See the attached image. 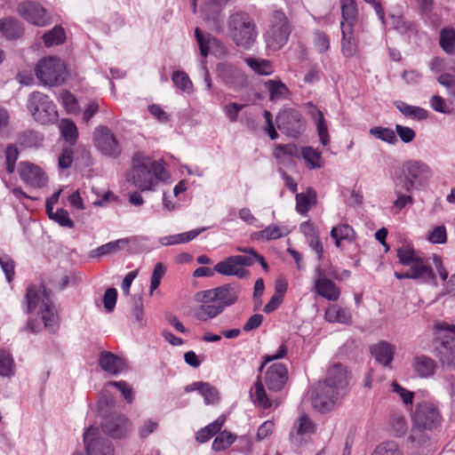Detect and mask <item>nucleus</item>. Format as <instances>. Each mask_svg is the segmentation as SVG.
Wrapping results in <instances>:
<instances>
[{
  "instance_id": "f257e3e1",
  "label": "nucleus",
  "mask_w": 455,
  "mask_h": 455,
  "mask_svg": "<svg viewBox=\"0 0 455 455\" xmlns=\"http://www.w3.org/2000/svg\"><path fill=\"white\" fill-rule=\"evenodd\" d=\"M432 177L433 171L427 164L419 160L405 162L401 173L394 180V193L396 196L393 204L394 210L399 212L406 206L412 205L414 198L411 194L425 190Z\"/></svg>"
},
{
  "instance_id": "f03ea898",
  "label": "nucleus",
  "mask_w": 455,
  "mask_h": 455,
  "mask_svg": "<svg viewBox=\"0 0 455 455\" xmlns=\"http://www.w3.org/2000/svg\"><path fill=\"white\" fill-rule=\"evenodd\" d=\"M347 371L340 364H334L328 371L325 379L320 382L312 397L314 408L321 412L331 411L339 397L347 392Z\"/></svg>"
},
{
  "instance_id": "7ed1b4c3",
  "label": "nucleus",
  "mask_w": 455,
  "mask_h": 455,
  "mask_svg": "<svg viewBox=\"0 0 455 455\" xmlns=\"http://www.w3.org/2000/svg\"><path fill=\"white\" fill-rule=\"evenodd\" d=\"M132 178L135 187L140 191H152L160 180L169 178L164 161H151L140 153L133 156Z\"/></svg>"
},
{
  "instance_id": "20e7f679",
  "label": "nucleus",
  "mask_w": 455,
  "mask_h": 455,
  "mask_svg": "<svg viewBox=\"0 0 455 455\" xmlns=\"http://www.w3.org/2000/svg\"><path fill=\"white\" fill-rule=\"evenodd\" d=\"M396 256L399 263L409 268L405 272H395L397 279L419 280L422 283H428L435 279V275L419 253L410 245H403L396 250Z\"/></svg>"
},
{
  "instance_id": "39448f33",
  "label": "nucleus",
  "mask_w": 455,
  "mask_h": 455,
  "mask_svg": "<svg viewBox=\"0 0 455 455\" xmlns=\"http://www.w3.org/2000/svg\"><path fill=\"white\" fill-rule=\"evenodd\" d=\"M228 35L237 47L250 50L258 36L256 23L249 13L237 11L228 17Z\"/></svg>"
},
{
  "instance_id": "423d86ee",
  "label": "nucleus",
  "mask_w": 455,
  "mask_h": 455,
  "mask_svg": "<svg viewBox=\"0 0 455 455\" xmlns=\"http://www.w3.org/2000/svg\"><path fill=\"white\" fill-rule=\"evenodd\" d=\"M25 299L27 312L29 313L38 307L44 326L50 331H55L59 316L52 299V292L48 291L44 286H30Z\"/></svg>"
},
{
  "instance_id": "0eeeda50",
  "label": "nucleus",
  "mask_w": 455,
  "mask_h": 455,
  "mask_svg": "<svg viewBox=\"0 0 455 455\" xmlns=\"http://www.w3.org/2000/svg\"><path fill=\"white\" fill-rule=\"evenodd\" d=\"M291 31L290 22L284 12H273L264 35L267 47L272 51L280 50L287 44Z\"/></svg>"
},
{
  "instance_id": "6e6552de",
  "label": "nucleus",
  "mask_w": 455,
  "mask_h": 455,
  "mask_svg": "<svg viewBox=\"0 0 455 455\" xmlns=\"http://www.w3.org/2000/svg\"><path fill=\"white\" fill-rule=\"evenodd\" d=\"M27 107L33 118L42 124H49L58 118L55 104L48 95L43 92H34L30 93Z\"/></svg>"
},
{
  "instance_id": "1a4fd4ad",
  "label": "nucleus",
  "mask_w": 455,
  "mask_h": 455,
  "mask_svg": "<svg viewBox=\"0 0 455 455\" xmlns=\"http://www.w3.org/2000/svg\"><path fill=\"white\" fill-rule=\"evenodd\" d=\"M36 75L43 84L58 86L64 83L67 69L60 59L49 56L38 62L36 68Z\"/></svg>"
},
{
  "instance_id": "9d476101",
  "label": "nucleus",
  "mask_w": 455,
  "mask_h": 455,
  "mask_svg": "<svg viewBox=\"0 0 455 455\" xmlns=\"http://www.w3.org/2000/svg\"><path fill=\"white\" fill-rule=\"evenodd\" d=\"M277 128L288 137L296 138L305 130V120L299 111L284 108L276 116Z\"/></svg>"
},
{
  "instance_id": "9b49d317",
  "label": "nucleus",
  "mask_w": 455,
  "mask_h": 455,
  "mask_svg": "<svg viewBox=\"0 0 455 455\" xmlns=\"http://www.w3.org/2000/svg\"><path fill=\"white\" fill-rule=\"evenodd\" d=\"M439 338H447L437 348L440 361L443 364L455 363V324L440 323L435 325Z\"/></svg>"
},
{
  "instance_id": "f8f14e48",
  "label": "nucleus",
  "mask_w": 455,
  "mask_h": 455,
  "mask_svg": "<svg viewBox=\"0 0 455 455\" xmlns=\"http://www.w3.org/2000/svg\"><path fill=\"white\" fill-rule=\"evenodd\" d=\"M94 144L97 149L104 156L116 158L120 156L122 149L110 129L104 125L95 128L93 132Z\"/></svg>"
},
{
  "instance_id": "ddd939ff",
  "label": "nucleus",
  "mask_w": 455,
  "mask_h": 455,
  "mask_svg": "<svg viewBox=\"0 0 455 455\" xmlns=\"http://www.w3.org/2000/svg\"><path fill=\"white\" fill-rule=\"evenodd\" d=\"M413 425L419 430L435 428L441 422V415L435 405L423 402L419 403L412 415Z\"/></svg>"
},
{
  "instance_id": "4468645a",
  "label": "nucleus",
  "mask_w": 455,
  "mask_h": 455,
  "mask_svg": "<svg viewBox=\"0 0 455 455\" xmlns=\"http://www.w3.org/2000/svg\"><path fill=\"white\" fill-rule=\"evenodd\" d=\"M86 455H114L111 442L101 436L97 427H90L84 433Z\"/></svg>"
},
{
  "instance_id": "2eb2a0df",
  "label": "nucleus",
  "mask_w": 455,
  "mask_h": 455,
  "mask_svg": "<svg viewBox=\"0 0 455 455\" xmlns=\"http://www.w3.org/2000/svg\"><path fill=\"white\" fill-rule=\"evenodd\" d=\"M18 12L24 20L37 27H45L51 22L46 10L36 2L26 1L21 3L18 6Z\"/></svg>"
},
{
  "instance_id": "dca6fc26",
  "label": "nucleus",
  "mask_w": 455,
  "mask_h": 455,
  "mask_svg": "<svg viewBox=\"0 0 455 455\" xmlns=\"http://www.w3.org/2000/svg\"><path fill=\"white\" fill-rule=\"evenodd\" d=\"M240 289L238 285L224 284L215 289L204 291V297L208 300H214L223 310L237 300V294Z\"/></svg>"
},
{
  "instance_id": "f3484780",
  "label": "nucleus",
  "mask_w": 455,
  "mask_h": 455,
  "mask_svg": "<svg viewBox=\"0 0 455 455\" xmlns=\"http://www.w3.org/2000/svg\"><path fill=\"white\" fill-rule=\"evenodd\" d=\"M19 174L23 182L33 188H44L48 182L46 173L39 166L31 163L21 162L20 164Z\"/></svg>"
},
{
  "instance_id": "a211bd4d",
  "label": "nucleus",
  "mask_w": 455,
  "mask_h": 455,
  "mask_svg": "<svg viewBox=\"0 0 455 455\" xmlns=\"http://www.w3.org/2000/svg\"><path fill=\"white\" fill-rule=\"evenodd\" d=\"M102 430L114 438L126 436L132 430L131 421L122 414H112L104 419Z\"/></svg>"
},
{
  "instance_id": "6ab92c4d",
  "label": "nucleus",
  "mask_w": 455,
  "mask_h": 455,
  "mask_svg": "<svg viewBox=\"0 0 455 455\" xmlns=\"http://www.w3.org/2000/svg\"><path fill=\"white\" fill-rule=\"evenodd\" d=\"M288 379V371L284 364L273 363L266 371L264 381L268 390L277 392L283 389Z\"/></svg>"
},
{
  "instance_id": "aec40b11",
  "label": "nucleus",
  "mask_w": 455,
  "mask_h": 455,
  "mask_svg": "<svg viewBox=\"0 0 455 455\" xmlns=\"http://www.w3.org/2000/svg\"><path fill=\"white\" fill-rule=\"evenodd\" d=\"M196 299L201 305L195 309V317L201 322H207L217 317L224 310L214 300H208L204 297V291L196 294Z\"/></svg>"
},
{
  "instance_id": "412c9836",
  "label": "nucleus",
  "mask_w": 455,
  "mask_h": 455,
  "mask_svg": "<svg viewBox=\"0 0 455 455\" xmlns=\"http://www.w3.org/2000/svg\"><path fill=\"white\" fill-rule=\"evenodd\" d=\"M295 433H291L292 442L301 445L307 441V438L315 432V423L306 413H301L294 425Z\"/></svg>"
},
{
  "instance_id": "4be33fe9",
  "label": "nucleus",
  "mask_w": 455,
  "mask_h": 455,
  "mask_svg": "<svg viewBox=\"0 0 455 455\" xmlns=\"http://www.w3.org/2000/svg\"><path fill=\"white\" fill-rule=\"evenodd\" d=\"M308 108V114L314 120L316 126L317 135L319 141L323 147H327L330 144L331 137L328 132L327 122L324 118L323 113L316 108L313 102L309 101L307 103Z\"/></svg>"
},
{
  "instance_id": "5701e85b",
  "label": "nucleus",
  "mask_w": 455,
  "mask_h": 455,
  "mask_svg": "<svg viewBox=\"0 0 455 455\" xmlns=\"http://www.w3.org/2000/svg\"><path fill=\"white\" fill-rule=\"evenodd\" d=\"M411 367L417 377L429 379L435 375L437 370V363L434 359L426 355H418L414 356Z\"/></svg>"
},
{
  "instance_id": "b1692460",
  "label": "nucleus",
  "mask_w": 455,
  "mask_h": 455,
  "mask_svg": "<svg viewBox=\"0 0 455 455\" xmlns=\"http://www.w3.org/2000/svg\"><path fill=\"white\" fill-rule=\"evenodd\" d=\"M98 363L101 370L111 375H118L125 368L124 360L108 351H101Z\"/></svg>"
},
{
  "instance_id": "393cba45",
  "label": "nucleus",
  "mask_w": 455,
  "mask_h": 455,
  "mask_svg": "<svg viewBox=\"0 0 455 455\" xmlns=\"http://www.w3.org/2000/svg\"><path fill=\"white\" fill-rule=\"evenodd\" d=\"M217 70L220 79L228 86L235 87L245 83L244 74L230 64H220Z\"/></svg>"
},
{
  "instance_id": "a878e982",
  "label": "nucleus",
  "mask_w": 455,
  "mask_h": 455,
  "mask_svg": "<svg viewBox=\"0 0 455 455\" xmlns=\"http://www.w3.org/2000/svg\"><path fill=\"white\" fill-rule=\"evenodd\" d=\"M213 270L223 275H235L239 278L248 276L249 272L244 267L238 265L235 256L226 258L224 260L218 262Z\"/></svg>"
},
{
  "instance_id": "bb28decb",
  "label": "nucleus",
  "mask_w": 455,
  "mask_h": 455,
  "mask_svg": "<svg viewBox=\"0 0 455 455\" xmlns=\"http://www.w3.org/2000/svg\"><path fill=\"white\" fill-rule=\"evenodd\" d=\"M229 0H209L204 6V20L213 23L214 29H220L222 21L220 19V11Z\"/></svg>"
},
{
  "instance_id": "cd10ccee",
  "label": "nucleus",
  "mask_w": 455,
  "mask_h": 455,
  "mask_svg": "<svg viewBox=\"0 0 455 455\" xmlns=\"http://www.w3.org/2000/svg\"><path fill=\"white\" fill-rule=\"evenodd\" d=\"M324 319L329 323L351 324L352 315L348 308L342 307L338 304L330 305L324 313Z\"/></svg>"
},
{
  "instance_id": "c85d7f7f",
  "label": "nucleus",
  "mask_w": 455,
  "mask_h": 455,
  "mask_svg": "<svg viewBox=\"0 0 455 455\" xmlns=\"http://www.w3.org/2000/svg\"><path fill=\"white\" fill-rule=\"evenodd\" d=\"M341 52L346 58H352L359 52L358 42L354 36L353 28L343 27L341 28Z\"/></svg>"
},
{
  "instance_id": "c756f323",
  "label": "nucleus",
  "mask_w": 455,
  "mask_h": 455,
  "mask_svg": "<svg viewBox=\"0 0 455 455\" xmlns=\"http://www.w3.org/2000/svg\"><path fill=\"white\" fill-rule=\"evenodd\" d=\"M371 351L379 363L388 366L394 358L395 347L387 341H381L371 347Z\"/></svg>"
},
{
  "instance_id": "7c9ffc66",
  "label": "nucleus",
  "mask_w": 455,
  "mask_h": 455,
  "mask_svg": "<svg viewBox=\"0 0 455 455\" xmlns=\"http://www.w3.org/2000/svg\"><path fill=\"white\" fill-rule=\"evenodd\" d=\"M394 105L406 118L416 121H423L428 118V111L421 107L409 105L403 100H396Z\"/></svg>"
},
{
  "instance_id": "2f4dec72",
  "label": "nucleus",
  "mask_w": 455,
  "mask_h": 455,
  "mask_svg": "<svg viewBox=\"0 0 455 455\" xmlns=\"http://www.w3.org/2000/svg\"><path fill=\"white\" fill-rule=\"evenodd\" d=\"M341 6L342 20L340 22V28L343 27H353L357 22V8L355 0H339Z\"/></svg>"
},
{
  "instance_id": "473e14b6",
  "label": "nucleus",
  "mask_w": 455,
  "mask_h": 455,
  "mask_svg": "<svg viewBox=\"0 0 455 455\" xmlns=\"http://www.w3.org/2000/svg\"><path fill=\"white\" fill-rule=\"evenodd\" d=\"M314 288L319 296L330 301H337L340 296L339 288L331 279L323 280L322 283L314 282Z\"/></svg>"
},
{
  "instance_id": "72a5a7b5",
  "label": "nucleus",
  "mask_w": 455,
  "mask_h": 455,
  "mask_svg": "<svg viewBox=\"0 0 455 455\" xmlns=\"http://www.w3.org/2000/svg\"><path fill=\"white\" fill-rule=\"evenodd\" d=\"M265 87L269 92V100L274 102L288 100L290 90L280 80H268L265 83Z\"/></svg>"
},
{
  "instance_id": "f704fd0d",
  "label": "nucleus",
  "mask_w": 455,
  "mask_h": 455,
  "mask_svg": "<svg viewBox=\"0 0 455 455\" xmlns=\"http://www.w3.org/2000/svg\"><path fill=\"white\" fill-rule=\"evenodd\" d=\"M316 204V193L309 188L304 193L296 195V211L301 214H307L310 208Z\"/></svg>"
},
{
  "instance_id": "c9c22d12",
  "label": "nucleus",
  "mask_w": 455,
  "mask_h": 455,
  "mask_svg": "<svg viewBox=\"0 0 455 455\" xmlns=\"http://www.w3.org/2000/svg\"><path fill=\"white\" fill-rule=\"evenodd\" d=\"M250 396L254 404L263 408L268 409L272 406V402L267 395L265 387L259 377L254 386L250 390Z\"/></svg>"
},
{
  "instance_id": "e433bc0d",
  "label": "nucleus",
  "mask_w": 455,
  "mask_h": 455,
  "mask_svg": "<svg viewBox=\"0 0 455 455\" xmlns=\"http://www.w3.org/2000/svg\"><path fill=\"white\" fill-rule=\"evenodd\" d=\"M353 228L346 223L333 227L330 235L334 240L336 247H339L342 241L353 242L355 240Z\"/></svg>"
},
{
  "instance_id": "4c0bfd02",
  "label": "nucleus",
  "mask_w": 455,
  "mask_h": 455,
  "mask_svg": "<svg viewBox=\"0 0 455 455\" xmlns=\"http://www.w3.org/2000/svg\"><path fill=\"white\" fill-rule=\"evenodd\" d=\"M225 420L226 418L224 416H220L213 422L198 430L196 435V441L201 443L209 441L214 435L220 431Z\"/></svg>"
},
{
  "instance_id": "58836bf2",
  "label": "nucleus",
  "mask_w": 455,
  "mask_h": 455,
  "mask_svg": "<svg viewBox=\"0 0 455 455\" xmlns=\"http://www.w3.org/2000/svg\"><path fill=\"white\" fill-rule=\"evenodd\" d=\"M244 61L258 75L269 76L275 72L274 66L268 60L248 57Z\"/></svg>"
},
{
  "instance_id": "ea45409f",
  "label": "nucleus",
  "mask_w": 455,
  "mask_h": 455,
  "mask_svg": "<svg viewBox=\"0 0 455 455\" xmlns=\"http://www.w3.org/2000/svg\"><path fill=\"white\" fill-rule=\"evenodd\" d=\"M439 44L447 54H455V28H442L439 33Z\"/></svg>"
},
{
  "instance_id": "a19ab883",
  "label": "nucleus",
  "mask_w": 455,
  "mask_h": 455,
  "mask_svg": "<svg viewBox=\"0 0 455 455\" xmlns=\"http://www.w3.org/2000/svg\"><path fill=\"white\" fill-rule=\"evenodd\" d=\"M0 30L8 39L19 38L23 34L21 26L12 18L2 20L0 21Z\"/></svg>"
},
{
  "instance_id": "79ce46f5",
  "label": "nucleus",
  "mask_w": 455,
  "mask_h": 455,
  "mask_svg": "<svg viewBox=\"0 0 455 455\" xmlns=\"http://www.w3.org/2000/svg\"><path fill=\"white\" fill-rule=\"evenodd\" d=\"M129 243L127 238L117 239L116 241H112L107 243L103 245L99 246L96 250L92 251L91 253L92 257H100L107 254H111L118 251L122 247L126 245Z\"/></svg>"
},
{
  "instance_id": "37998d69",
  "label": "nucleus",
  "mask_w": 455,
  "mask_h": 455,
  "mask_svg": "<svg viewBox=\"0 0 455 455\" xmlns=\"http://www.w3.org/2000/svg\"><path fill=\"white\" fill-rule=\"evenodd\" d=\"M218 433L212 445V450L215 451H221L228 449L236 440V435L228 430Z\"/></svg>"
},
{
  "instance_id": "c03bdc74",
  "label": "nucleus",
  "mask_w": 455,
  "mask_h": 455,
  "mask_svg": "<svg viewBox=\"0 0 455 455\" xmlns=\"http://www.w3.org/2000/svg\"><path fill=\"white\" fill-rule=\"evenodd\" d=\"M195 36L199 45L200 53L204 57H207L212 45L219 43V41L210 34H204L199 28H196Z\"/></svg>"
},
{
  "instance_id": "a18cd8bd",
  "label": "nucleus",
  "mask_w": 455,
  "mask_h": 455,
  "mask_svg": "<svg viewBox=\"0 0 455 455\" xmlns=\"http://www.w3.org/2000/svg\"><path fill=\"white\" fill-rule=\"evenodd\" d=\"M172 81L180 91L188 94H191L193 92L192 81L184 71H173L172 74Z\"/></svg>"
},
{
  "instance_id": "49530a36",
  "label": "nucleus",
  "mask_w": 455,
  "mask_h": 455,
  "mask_svg": "<svg viewBox=\"0 0 455 455\" xmlns=\"http://www.w3.org/2000/svg\"><path fill=\"white\" fill-rule=\"evenodd\" d=\"M60 131L61 137L71 145H74L78 137L77 127L75 123L69 119H62L60 123Z\"/></svg>"
},
{
  "instance_id": "de8ad7c7",
  "label": "nucleus",
  "mask_w": 455,
  "mask_h": 455,
  "mask_svg": "<svg viewBox=\"0 0 455 455\" xmlns=\"http://www.w3.org/2000/svg\"><path fill=\"white\" fill-rule=\"evenodd\" d=\"M302 156L309 169H319L323 166L321 152L311 147L302 148Z\"/></svg>"
},
{
  "instance_id": "09e8293b",
  "label": "nucleus",
  "mask_w": 455,
  "mask_h": 455,
  "mask_svg": "<svg viewBox=\"0 0 455 455\" xmlns=\"http://www.w3.org/2000/svg\"><path fill=\"white\" fill-rule=\"evenodd\" d=\"M369 133L376 139L391 145H395L397 142L395 132L388 127L375 126L369 130Z\"/></svg>"
},
{
  "instance_id": "8fccbe9b",
  "label": "nucleus",
  "mask_w": 455,
  "mask_h": 455,
  "mask_svg": "<svg viewBox=\"0 0 455 455\" xmlns=\"http://www.w3.org/2000/svg\"><path fill=\"white\" fill-rule=\"evenodd\" d=\"M43 39L47 47L61 44L66 39L65 31L61 27L56 26L51 31L44 34Z\"/></svg>"
},
{
  "instance_id": "3c124183",
  "label": "nucleus",
  "mask_w": 455,
  "mask_h": 455,
  "mask_svg": "<svg viewBox=\"0 0 455 455\" xmlns=\"http://www.w3.org/2000/svg\"><path fill=\"white\" fill-rule=\"evenodd\" d=\"M13 373V360L11 354L5 350H0V375L11 377Z\"/></svg>"
},
{
  "instance_id": "603ef678",
  "label": "nucleus",
  "mask_w": 455,
  "mask_h": 455,
  "mask_svg": "<svg viewBox=\"0 0 455 455\" xmlns=\"http://www.w3.org/2000/svg\"><path fill=\"white\" fill-rule=\"evenodd\" d=\"M371 455H403L398 445L394 442H384L379 444Z\"/></svg>"
},
{
  "instance_id": "864d4df0",
  "label": "nucleus",
  "mask_w": 455,
  "mask_h": 455,
  "mask_svg": "<svg viewBox=\"0 0 455 455\" xmlns=\"http://www.w3.org/2000/svg\"><path fill=\"white\" fill-rule=\"evenodd\" d=\"M199 393L204 397L206 404H214L219 401L218 390L208 382H204Z\"/></svg>"
},
{
  "instance_id": "5fc2aeb1",
  "label": "nucleus",
  "mask_w": 455,
  "mask_h": 455,
  "mask_svg": "<svg viewBox=\"0 0 455 455\" xmlns=\"http://www.w3.org/2000/svg\"><path fill=\"white\" fill-rule=\"evenodd\" d=\"M107 386L116 387L121 392L125 401L128 403H132L134 400L132 388L126 381H109Z\"/></svg>"
},
{
  "instance_id": "6e6d98bb",
  "label": "nucleus",
  "mask_w": 455,
  "mask_h": 455,
  "mask_svg": "<svg viewBox=\"0 0 455 455\" xmlns=\"http://www.w3.org/2000/svg\"><path fill=\"white\" fill-rule=\"evenodd\" d=\"M0 266L5 275L7 282L11 283L14 277V261L9 255L3 254L0 255Z\"/></svg>"
},
{
  "instance_id": "4d7b16f0",
  "label": "nucleus",
  "mask_w": 455,
  "mask_h": 455,
  "mask_svg": "<svg viewBox=\"0 0 455 455\" xmlns=\"http://www.w3.org/2000/svg\"><path fill=\"white\" fill-rule=\"evenodd\" d=\"M437 81L445 87L448 94L455 99V76L450 73H443L438 76Z\"/></svg>"
},
{
  "instance_id": "13d9d810",
  "label": "nucleus",
  "mask_w": 455,
  "mask_h": 455,
  "mask_svg": "<svg viewBox=\"0 0 455 455\" xmlns=\"http://www.w3.org/2000/svg\"><path fill=\"white\" fill-rule=\"evenodd\" d=\"M427 239L432 243L443 244L447 241V232L444 226L435 227L428 235Z\"/></svg>"
},
{
  "instance_id": "bf43d9fd",
  "label": "nucleus",
  "mask_w": 455,
  "mask_h": 455,
  "mask_svg": "<svg viewBox=\"0 0 455 455\" xmlns=\"http://www.w3.org/2000/svg\"><path fill=\"white\" fill-rule=\"evenodd\" d=\"M19 151L15 146L10 145L5 150L6 170L12 173L15 170V164L18 160Z\"/></svg>"
},
{
  "instance_id": "052dcab7",
  "label": "nucleus",
  "mask_w": 455,
  "mask_h": 455,
  "mask_svg": "<svg viewBox=\"0 0 455 455\" xmlns=\"http://www.w3.org/2000/svg\"><path fill=\"white\" fill-rule=\"evenodd\" d=\"M53 220L64 228H73L75 227L74 221L69 218L68 212L63 208L55 212Z\"/></svg>"
},
{
  "instance_id": "680f3d73",
  "label": "nucleus",
  "mask_w": 455,
  "mask_h": 455,
  "mask_svg": "<svg viewBox=\"0 0 455 455\" xmlns=\"http://www.w3.org/2000/svg\"><path fill=\"white\" fill-rule=\"evenodd\" d=\"M314 44L320 53L325 52L330 48L329 36L321 31H316L314 34Z\"/></svg>"
},
{
  "instance_id": "e2e57ef3",
  "label": "nucleus",
  "mask_w": 455,
  "mask_h": 455,
  "mask_svg": "<svg viewBox=\"0 0 455 455\" xmlns=\"http://www.w3.org/2000/svg\"><path fill=\"white\" fill-rule=\"evenodd\" d=\"M164 275V267L161 262H158L155 265L153 273L151 275L150 282V293H152L156 289H157L161 283V280Z\"/></svg>"
},
{
  "instance_id": "0e129e2a",
  "label": "nucleus",
  "mask_w": 455,
  "mask_h": 455,
  "mask_svg": "<svg viewBox=\"0 0 455 455\" xmlns=\"http://www.w3.org/2000/svg\"><path fill=\"white\" fill-rule=\"evenodd\" d=\"M245 107L243 104L231 102L224 106L223 110L227 117L231 123H235L238 119L239 112Z\"/></svg>"
},
{
  "instance_id": "69168bd1",
  "label": "nucleus",
  "mask_w": 455,
  "mask_h": 455,
  "mask_svg": "<svg viewBox=\"0 0 455 455\" xmlns=\"http://www.w3.org/2000/svg\"><path fill=\"white\" fill-rule=\"evenodd\" d=\"M117 299V291L115 288L106 290L103 296V305L108 312H112L116 307Z\"/></svg>"
},
{
  "instance_id": "338daca9",
  "label": "nucleus",
  "mask_w": 455,
  "mask_h": 455,
  "mask_svg": "<svg viewBox=\"0 0 455 455\" xmlns=\"http://www.w3.org/2000/svg\"><path fill=\"white\" fill-rule=\"evenodd\" d=\"M148 112L154 116L158 122L166 124L170 122V115L165 112L160 105L151 104L148 108Z\"/></svg>"
},
{
  "instance_id": "774afa93",
  "label": "nucleus",
  "mask_w": 455,
  "mask_h": 455,
  "mask_svg": "<svg viewBox=\"0 0 455 455\" xmlns=\"http://www.w3.org/2000/svg\"><path fill=\"white\" fill-rule=\"evenodd\" d=\"M395 132L400 140L406 144L411 142L416 137V132L411 128L402 124H395Z\"/></svg>"
}]
</instances>
